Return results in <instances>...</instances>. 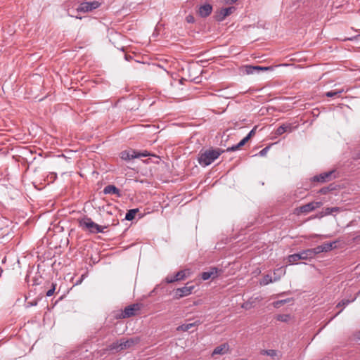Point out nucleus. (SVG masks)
<instances>
[{
	"mask_svg": "<svg viewBox=\"0 0 360 360\" xmlns=\"http://www.w3.org/2000/svg\"><path fill=\"white\" fill-rule=\"evenodd\" d=\"M224 152H225V150L221 148H210L204 151L201 150L198 154V163L202 167L208 166L217 160Z\"/></svg>",
	"mask_w": 360,
	"mask_h": 360,
	"instance_id": "obj_1",
	"label": "nucleus"
},
{
	"mask_svg": "<svg viewBox=\"0 0 360 360\" xmlns=\"http://www.w3.org/2000/svg\"><path fill=\"white\" fill-rule=\"evenodd\" d=\"M78 225L84 231H89L91 233H103L104 229L108 226H102L92 221L89 217H84L78 219Z\"/></svg>",
	"mask_w": 360,
	"mask_h": 360,
	"instance_id": "obj_2",
	"label": "nucleus"
},
{
	"mask_svg": "<svg viewBox=\"0 0 360 360\" xmlns=\"http://www.w3.org/2000/svg\"><path fill=\"white\" fill-rule=\"evenodd\" d=\"M189 284L190 283H187L185 286L175 289L174 290V298L179 300L181 297H186L192 294L195 288V285Z\"/></svg>",
	"mask_w": 360,
	"mask_h": 360,
	"instance_id": "obj_3",
	"label": "nucleus"
},
{
	"mask_svg": "<svg viewBox=\"0 0 360 360\" xmlns=\"http://www.w3.org/2000/svg\"><path fill=\"white\" fill-rule=\"evenodd\" d=\"M311 256L310 255L309 249L302 250L298 253L290 255L288 257V262L290 264H292L297 262L298 260H308L311 259Z\"/></svg>",
	"mask_w": 360,
	"mask_h": 360,
	"instance_id": "obj_4",
	"label": "nucleus"
},
{
	"mask_svg": "<svg viewBox=\"0 0 360 360\" xmlns=\"http://www.w3.org/2000/svg\"><path fill=\"white\" fill-rule=\"evenodd\" d=\"M236 11L235 6H229L226 8H221L215 11L214 18L218 22H221L224 19L231 15Z\"/></svg>",
	"mask_w": 360,
	"mask_h": 360,
	"instance_id": "obj_5",
	"label": "nucleus"
},
{
	"mask_svg": "<svg viewBox=\"0 0 360 360\" xmlns=\"http://www.w3.org/2000/svg\"><path fill=\"white\" fill-rule=\"evenodd\" d=\"M189 275V271L188 269L181 270L176 273L174 276H167L165 278V282L167 283H172L175 281H183L186 279Z\"/></svg>",
	"mask_w": 360,
	"mask_h": 360,
	"instance_id": "obj_6",
	"label": "nucleus"
},
{
	"mask_svg": "<svg viewBox=\"0 0 360 360\" xmlns=\"http://www.w3.org/2000/svg\"><path fill=\"white\" fill-rule=\"evenodd\" d=\"M99 6L100 3L96 1L91 2H82L79 4L76 10L77 12L87 13L98 8Z\"/></svg>",
	"mask_w": 360,
	"mask_h": 360,
	"instance_id": "obj_7",
	"label": "nucleus"
},
{
	"mask_svg": "<svg viewBox=\"0 0 360 360\" xmlns=\"http://www.w3.org/2000/svg\"><path fill=\"white\" fill-rule=\"evenodd\" d=\"M335 172V170H331L316 175L311 178V181L321 183L329 181L335 177V176H333Z\"/></svg>",
	"mask_w": 360,
	"mask_h": 360,
	"instance_id": "obj_8",
	"label": "nucleus"
},
{
	"mask_svg": "<svg viewBox=\"0 0 360 360\" xmlns=\"http://www.w3.org/2000/svg\"><path fill=\"white\" fill-rule=\"evenodd\" d=\"M222 271L217 267L212 266L209 269L208 271L201 273V278L203 281H207L210 278L214 279L219 276V274Z\"/></svg>",
	"mask_w": 360,
	"mask_h": 360,
	"instance_id": "obj_9",
	"label": "nucleus"
},
{
	"mask_svg": "<svg viewBox=\"0 0 360 360\" xmlns=\"http://www.w3.org/2000/svg\"><path fill=\"white\" fill-rule=\"evenodd\" d=\"M141 307V304L139 303H135L130 304L124 308V316H127V318L131 317L136 314V312L140 311Z\"/></svg>",
	"mask_w": 360,
	"mask_h": 360,
	"instance_id": "obj_10",
	"label": "nucleus"
},
{
	"mask_svg": "<svg viewBox=\"0 0 360 360\" xmlns=\"http://www.w3.org/2000/svg\"><path fill=\"white\" fill-rule=\"evenodd\" d=\"M245 72L248 75H252L255 72H259L260 71L272 70V66H259V65H246L245 67Z\"/></svg>",
	"mask_w": 360,
	"mask_h": 360,
	"instance_id": "obj_11",
	"label": "nucleus"
},
{
	"mask_svg": "<svg viewBox=\"0 0 360 360\" xmlns=\"http://www.w3.org/2000/svg\"><path fill=\"white\" fill-rule=\"evenodd\" d=\"M139 342H140L139 338H129L127 340H120V350H124V349L130 348L132 346L138 344Z\"/></svg>",
	"mask_w": 360,
	"mask_h": 360,
	"instance_id": "obj_12",
	"label": "nucleus"
},
{
	"mask_svg": "<svg viewBox=\"0 0 360 360\" xmlns=\"http://www.w3.org/2000/svg\"><path fill=\"white\" fill-rule=\"evenodd\" d=\"M321 205V202H311L301 206L299 209L300 211L302 213H308L316 210V208H319Z\"/></svg>",
	"mask_w": 360,
	"mask_h": 360,
	"instance_id": "obj_13",
	"label": "nucleus"
},
{
	"mask_svg": "<svg viewBox=\"0 0 360 360\" xmlns=\"http://www.w3.org/2000/svg\"><path fill=\"white\" fill-rule=\"evenodd\" d=\"M212 11V6L210 4H205L200 6L198 9V14L202 18L209 16Z\"/></svg>",
	"mask_w": 360,
	"mask_h": 360,
	"instance_id": "obj_14",
	"label": "nucleus"
},
{
	"mask_svg": "<svg viewBox=\"0 0 360 360\" xmlns=\"http://www.w3.org/2000/svg\"><path fill=\"white\" fill-rule=\"evenodd\" d=\"M229 350V345L228 343H224V344H221V345L215 347V349L213 350L212 353V356H214V355H217V354H220V355H222V354H226Z\"/></svg>",
	"mask_w": 360,
	"mask_h": 360,
	"instance_id": "obj_15",
	"label": "nucleus"
},
{
	"mask_svg": "<svg viewBox=\"0 0 360 360\" xmlns=\"http://www.w3.org/2000/svg\"><path fill=\"white\" fill-rule=\"evenodd\" d=\"M105 194H115L117 196H120V191L114 185H108L103 189Z\"/></svg>",
	"mask_w": 360,
	"mask_h": 360,
	"instance_id": "obj_16",
	"label": "nucleus"
},
{
	"mask_svg": "<svg viewBox=\"0 0 360 360\" xmlns=\"http://www.w3.org/2000/svg\"><path fill=\"white\" fill-rule=\"evenodd\" d=\"M120 157L124 160H130L134 158H136V151L135 150H124L120 153Z\"/></svg>",
	"mask_w": 360,
	"mask_h": 360,
	"instance_id": "obj_17",
	"label": "nucleus"
},
{
	"mask_svg": "<svg viewBox=\"0 0 360 360\" xmlns=\"http://www.w3.org/2000/svg\"><path fill=\"white\" fill-rule=\"evenodd\" d=\"M292 127L290 124H283L277 128L276 130V135H281L285 132L291 131Z\"/></svg>",
	"mask_w": 360,
	"mask_h": 360,
	"instance_id": "obj_18",
	"label": "nucleus"
},
{
	"mask_svg": "<svg viewBox=\"0 0 360 360\" xmlns=\"http://www.w3.org/2000/svg\"><path fill=\"white\" fill-rule=\"evenodd\" d=\"M340 207H326L321 212V216H326L331 214L334 212H339Z\"/></svg>",
	"mask_w": 360,
	"mask_h": 360,
	"instance_id": "obj_19",
	"label": "nucleus"
},
{
	"mask_svg": "<svg viewBox=\"0 0 360 360\" xmlns=\"http://www.w3.org/2000/svg\"><path fill=\"white\" fill-rule=\"evenodd\" d=\"M139 212V209H131L129 210L126 215H125V219L127 221H131L134 219L136 214Z\"/></svg>",
	"mask_w": 360,
	"mask_h": 360,
	"instance_id": "obj_20",
	"label": "nucleus"
},
{
	"mask_svg": "<svg viewBox=\"0 0 360 360\" xmlns=\"http://www.w3.org/2000/svg\"><path fill=\"white\" fill-rule=\"evenodd\" d=\"M195 326H197L196 322L191 323H185V324H182L181 326H179L177 329L179 330L188 331V330L191 329L193 327H195Z\"/></svg>",
	"mask_w": 360,
	"mask_h": 360,
	"instance_id": "obj_21",
	"label": "nucleus"
},
{
	"mask_svg": "<svg viewBox=\"0 0 360 360\" xmlns=\"http://www.w3.org/2000/svg\"><path fill=\"white\" fill-rule=\"evenodd\" d=\"M311 259H313L316 255L323 252V248L321 245H319L314 248L309 249Z\"/></svg>",
	"mask_w": 360,
	"mask_h": 360,
	"instance_id": "obj_22",
	"label": "nucleus"
},
{
	"mask_svg": "<svg viewBox=\"0 0 360 360\" xmlns=\"http://www.w3.org/2000/svg\"><path fill=\"white\" fill-rule=\"evenodd\" d=\"M335 242H332V243H323L322 245H321V248H323V252H328L330 250H331L333 249V248L335 246Z\"/></svg>",
	"mask_w": 360,
	"mask_h": 360,
	"instance_id": "obj_23",
	"label": "nucleus"
},
{
	"mask_svg": "<svg viewBox=\"0 0 360 360\" xmlns=\"http://www.w3.org/2000/svg\"><path fill=\"white\" fill-rule=\"evenodd\" d=\"M291 300H292V298H287L285 300H277V301L273 302V306L275 308H279L284 304L288 303V302H290Z\"/></svg>",
	"mask_w": 360,
	"mask_h": 360,
	"instance_id": "obj_24",
	"label": "nucleus"
},
{
	"mask_svg": "<svg viewBox=\"0 0 360 360\" xmlns=\"http://www.w3.org/2000/svg\"><path fill=\"white\" fill-rule=\"evenodd\" d=\"M276 319L281 322H288L291 319V316L290 314H278Z\"/></svg>",
	"mask_w": 360,
	"mask_h": 360,
	"instance_id": "obj_25",
	"label": "nucleus"
},
{
	"mask_svg": "<svg viewBox=\"0 0 360 360\" xmlns=\"http://www.w3.org/2000/svg\"><path fill=\"white\" fill-rule=\"evenodd\" d=\"M262 354L267 355L271 357H274L277 355V352L274 349H267V350H262L261 352Z\"/></svg>",
	"mask_w": 360,
	"mask_h": 360,
	"instance_id": "obj_26",
	"label": "nucleus"
},
{
	"mask_svg": "<svg viewBox=\"0 0 360 360\" xmlns=\"http://www.w3.org/2000/svg\"><path fill=\"white\" fill-rule=\"evenodd\" d=\"M343 92V90L340 91H330L326 93V96L327 97H334V96H339L341 93Z\"/></svg>",
	"mask_w": 360,
	"mask_h": 360,
	"instance_id": "obj_27",
	"label": "nucleus"
},
{
	"mask_svg": "<svg viewBox=\"0 0 360 360\" xmlns=\"http://www.w3.org/2000/svg\"><path fill=\"white\" fill-rule=\"evenodd\" d=\"M272 282H273V279H272L271 276L269 275H266L264 276V278L261 282V284L262 285H268L269 283H272Z\"/></svg>",
	"mask_w": 360,
	"mask_h": 360,
	"instance_id": "obj_28",
	"label": "nucleus"
},
{
	"mask_svg": "<svg viewBox=\"0 0 360 360\" xmlns=\"http://www.w3.org/2000/svg\"><path fill=\"white\" fill-rule=\"evenodd\" d=\"M354 300H355V298H354V299H353V300H342L341 302H340L337 304L336 307H338H338H345V306H347L349 303H350V302H353Z\"/></svg>",
	"mask_w": 360,
	"mask_h": 360,
	"instance_id": "obj_29",
	"label": "nucleus"
},
{
	"mask_svg": "<svg viewBox=\"0 0 360 360\" xmlns=\"http://www.w3.org/2000/svg\"><path fill=\"white\" fill-rule=\"evenodd\" d=\"M109 349L110 350H116L117 352L121 351L120 350V342H113L109 346Z\"/></svg>",
	"mask_w": 360,
	"mask_h": 360,
	"instance_id": "obj_30",
	"label": "nucleus"
},
{
	"mask_svg": "<svg viewBox=\"0 0 360 360\" xmlns=\"http://www.w3.org/2000/svg\"><path fill=\"white\" fill-rule=\"evenodd\" d=\"M276 271H281V273H282L283 274H285V271L284 270H283L282 268H279V269L275 270L274 272V274L275 276L273 279V281H277L280 279V276H278V275H276Z\"/></svg>",
	"mask_w": 360,
	"mask_h": 360,
	"instance_id": "obj_31",
	"label": "nucleus"
},
{
	"mask_svg": "<svg viewBox=\"0 0 360 360\" xmlns=\"http://www.w3.org/2000/svg\"><path fill=\"white\" fill-rule=\"evenodd\" d=\"M269 148H270V146H266L265 148H264L262 150H261L258 155L259 156H265L266 155V153H268V151L269 150Z\"/></svg>",
	"mask_w": 360,
	"mask_h": 360,
	"instance_id": "obj_32",
	"label": "nucleus"
},
{
	"mask_svg": "<svg viewBox=\"0 0 360 360\" xmlns=\"http://www.w3.org/2000/svg\"><path fill=\"white\" fill-rule=\"evenodd\" d=\"M240 148H241L240 146L238 143L236 145L232 146L231 147H229L225 151H227V152L236 151V150L240 149Z\"/></svg>",
	"mask_w": 360,
	"mask_h": 360,
	"instance_id": "obj_33",
	"label": "nucleus"
},
{
	"mask_svg": "<svg viewBox=\"0 0 360 360\" xmlns=\"http://www.w3.org/2000/svg\"><path fill=\"white\" fill-rule=\"evenodd\" d=\"M240 148H241L240 146L238 143L236 145L232 146L231 147H229L225 151H227V152L236 151V150L240 149Z\"/></svg>",
	"mask_w": 360,
	"mask_h": 360,
	"instance_id": "obj_34",
	"label": "nucleus"
},
{
	"mask_svg": "<svg viewBox=\"0 0 360 360\" xmlns=\"http://www.w3.org/2000/svg\"><path fill=\"white\" fill-rule=\"evenodd\" d=\"M256 129H257V127L255 126L249 133L248 134L245 136L246 139H248V140H250L251 139V137H252L255 134V132H256Z\"/></svg>",
	"mask_w": 360,
	"mask_h": 360,
	"instance_id": "obj_35",
	"label": "nucleus"
},
{
	"mask_svg": "<svg viewBox=\"0 0 360 360\" xmlns=\"http://www.w3.org/2000/svg\"><path fill=\"white\" fill-rule=\"evenodd\" d=\"M56 289V284H52V288L46 292V296L51 297L53 295Z\"/></svg>",
	"mask_w": 360,
	"mask_h": 360,
	"instance_id": "obj_36",
	"label": "nucleus"
},
{
	"mask_svg": "<svg viewBox=\"0 0 360 360\" xmlns=\"http://www.w3.org/2000/svg\"><path fill=\"white\" fill-rule=\"evenodd\" d=\"M150 154L148 153L146 151L143 152V153H141V152H137L136 151V158H141V157H147Z\"/></svg>",
	"mask_w": 360,
	"mask_h": 360,
	"instance_id": "obj_37",
	"label": "nucleus"
},
{
	"mask_svg": "<svg viewBox=\"0 0 360 360\" xmlns=\"http://www.w3.org/2000/svg\"><path fill=\"white\" fill-rule=\"evenodd\" d=\"M115 318L117 319H126L127 316H124V311H122L115 315Z\"/></svg>",
	"mask_w": 360,
	"mask_h": 360,
	"instance_id": "obj_38",
	"label": "nucleus"
},
{
	"mask_svg": "<svg viewBox=\"0 0 360 360\" xmlns=\"http://www.w3.org/2000/svg\"><path fill=\"white\" fill-rule=\"evenodd\" d=\"M329 192V187H323L321 188L319 191L321 194H326Z\"/></svg>",
	"mask_w": 360,
	"mask_h": 360,
	"instance_id": "obj_39",
	"label": "nucleus"
},
{
	"mask_svg": "<svg viewBox=\"0 0 360 360\" xmlns=\"http://www.w3.org/2000/svg\"><path fill=\"white\" fill-rule=\"evenodd\" d=\"M238 0H221V3L224 4H232L236 3Z\"/></svg>",
	"mask_w": 360,
	"mask_h": 360,
	"instance_id": "obj_40",
	"label": "nucleus"
},
{
	"mask_svg": "<svg viewBox=\"0 0 360 360\" xmlns=\"http://www.w3.org/2000/svg\"><path fill=\"white\" fill-rule=\"evenodd\" d=\"M86 277V274H82V275L81 276V277H80L79 280H78V281L76 282L75 285L81 284V283H82V281H83Z\"/></svg>",
	"mask_w": 360,
	"mask_h": 360,
	"instance_id": "obj_41",
	"label": "nucleus"
},
{
	"mask_svg": "<svg viewBox=\"0 0 360 360\" xmlns=\"http://www.w3.org/2000/svg\"><path fill=\"white\" fill-rule=\"evenodd\" d=\"M249 140L244 137L239 143L238 144L240 146V147L243 146Z\"/></svg>",
	"mask_w": 360,
	"mask_h": 360,
	"instance_id": "obj_42",
	"label": "nucleus"
},
{
	"mask_svg": "<svg viewBox=\"0 0 360 360\" xmlns=\"http://www.w3.org/2000/svg\"><path fill=\"white\" fill-rule=\"evenodd\" d=\"M186 21L189 23H192L194 22V17L189 15L186 17Z\"/></svg>",
	"mask_w": 360,
	"mask_h": 360,
	"instance_id": "obj_43",
	"label": "nucleus"
},
{
	"mask_svg": "<svg viewBox=\"0 0 360 360\" xmlns=\"http://www.w3.org/2000/svg\"><path fill=\"white\" fill-rule=\"evenodd\" d=\"M353 158H354V160H358V159H359V158H360V151H358V152L355 153L354 154V155H353Z\"/></svg>",
	"mask_w": 360,
	"mask_h": 360,
	"instance_id": "obj_44",
	"label": "nucleus"
},
{
	"mask_svg": "<svg viewBox=\"0 0 360 360\" xmlns=\"http://www.w3.org/2000/svg\"><path fill=\"white\" fill-rule=\"evenodd\" d=\"M4 225V220L0 217V231L3 229Z\"/></svg>",
	"mask_w": 360,
	"mask_h": 360,
	"instance_id": "obj_45",
	"label": "nucleus"
},
{
	"mask_svg": "<svg viewBox=\"0 0 360 360\" xmlns=\"http://www.w3.org/2000/svg\"><path fill=\"white\" fill-rule=\"evenodd\" d=\"M242 307L243 308H245L246 309H249L250 308V306H249V304L248 302L246 303H244L243 305H242Z\"/></svg>",
	"mask_w": 360,
	"mask_h": 360,
	"instance_id": "obj_46",
	"label": "nucleus"
},
{
	"mask_svg": "<svg viewBox=\"0 0 360 360\" xmlns=\"http://www.w3.org/2000/svg\"><path fill=\"white\" fill-rule=\"evenodd\" d=\"M124 58L126 59V60H130L131 58H132V56H129V55H127V54H125L124 55Z\"/></svg>",
	"mask_w": 360,
	"mask_h": 360,
	"instance_id": "obj_47",
	"label": "nucleus"
},
{
	"mask_svg": "<svg viewBox=\"0 0 360 360\" xmlns=\"http://www.w3.org/2000/svg\"><path fill=\"white\" fill-rule=\"evenodd\" d=\"M29 306H36L37 304V302L35 300L32 302H28Z\"/></svg>",
	"mask_w": 360,
	"mask_h": 360,
	"instance_id": "obj_48",
	"label": "nucleus"
},
{
	"mask_svg": "<svg viewBox=\"0 0 360 360\" xmlns=\"http://www.w3.org/2000/svg\"><path fill=\"white\" fill-rule=\"evenodd\" d=\"M328 187H329V191H333L335 189V187L333 186V184H330Z\"/></svg>",
	"mask_w": 360,
	"mask_h": 360,
	"instance_id": "obj_49",
	"label": "nucleus"
},
{
	"mask_svg": "<svg viewBox=\"0 0 360 360\" xmlns=\"http://www.w3.org/2000/svg\"><path fill=\"white\" fill-rule=\"evenodd\" d=\"M355 336L357 339L360 340V331L357 332L356 334H355Z\"/></svg>",
	"mask_w": 360,
	"mask_h": 360,
	"instance_id": "obj_50",
	"label": "nucleus"
},
{
	"mask_svg": "<svg viewBox=\"0 0 360 360\" xmlns=\"http://www.w3.org/2000/svg\"><path fill=\"white\" fill-rule=\"evenodd\" d=\"M342 311V309L340 311H339L336 314L335 316H337L338 314H340V312Z\"/></svg>",
	"mask_w": 360,
	"mask_h": 360,
	"instance_id": "obj_51",
	"label": "nucleus"
},
{
	"mask_svg": "<svg viewBox=\"0 0 360 360\" xmlns=\"http://www.w3.org/2000/svg\"><path fill=\"white\" fill-rule=\"evenodd\" d=\"M347 39L348 40H352V38H348Z\"/></svg>",
	"mask_w": 360,
	"mask_h": 360,
	"instance_id": "obj_52",
	"label": "nucleus"
},
{
	"mask_svg": "<svg viewBox=\"0 0 360 360\" xmlns=\"http://www.w3.org/2000/svg\"><path fill=\"white\" fill-rule=\"evenodd\" d=\"M240 360H247V359H240Z\"/></svg>",
	"mask_w": 360,
	"mask_h": 360,
	"instance_id": "obj_53",
	"label": "nucleus"
}]
</instances>
